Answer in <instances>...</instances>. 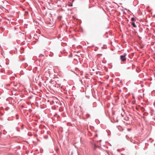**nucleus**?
<instances>
[{"label": "nucleus", "instance_id": "obj_1", "mask_svg": "<svg viewBox=\"0 0 155 155\" xmlns=\"http://www.w3.org/2000/svg\"><path fill=\"white\" fill-rule=\"evenodd\" d=\"M126 54H124V55L120 56V59L122 61H125L126 60Z\"/></svg>", "mask_w": 155, "mask_h": 155}, {"label": "nucleus", "instance_id": "obj_2", "mask_svg": "<svg viewBox=\"0 0 155 155\" xmlns=\"http://www.w3.org/2000/svg\"><path fill=\"white\" fill-rule=\"evenodd\" d=\"M132 26L134 28L136 27V25L135 24L134 22H132Z\"/></svg>", "mask_w": 155, "mask_h": 155}, {"label": "nucleus", "instance_id": "obj_3", "mask_svg": "<svg viewBox=\"0 0 155 155\" xmlns=\"http://www.w3.org/2000/svg\"><path fill=\"white\" fill-rule=\"evenodd\" d=\"M97 147V146L95 144H94V150H95V149Z\"/></svg>", "mask_w": 155, "mask_h": 155}, {"label": "nucleus", "instance_id": "obj_4", "mask_svg": "<svg viewBox=\"0 0 155 155\" xmlns=\"http://www.w3.org/2000/svg\"><path fill=\"white\" fill-rule=\"evenodd\" d=\"M131 20L132 21H133L134 20V18H131Z\"/></svg>", "mask_w": 155, "mask_h": 155}, {"label": "nucleus", "instance_id": "obj_5", "mask_svg": "<svg viewBox=\"0 0 155 155\" xmlns=\"http://www.w3.org/2000/svg\"><path fill=\"white\" fill-rule=\"evenodd\" d=\"M135 102L134 101H133L132 102V103L133 104H135Z\"/></svg>", "mask_w": 155, "mask_h": 155}]
</instances>
